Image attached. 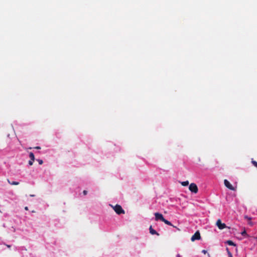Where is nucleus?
Instances as JSON below:
<instances>
[{"mask_svg":"<svg viewBox=\"0 0 257 257\" xmlns=\"http://www.w3.org/2000/svg\"><path fill=\"white\" fill-rule=\"evenodd\" d=\"M228 256H229L228 257H232V254L228 250Z\"/></svg>","mask_w":257,"mask_h":257,"instance_id":"nucleus-18","label":"nucleus"},{"mask_svg":"<svg viewBox=\"0 0 257 257\" xmlns=\"http://www.w3.org/2000/svg\"><path fill=\"white\" fill-rule=\"evenodd\" d=\"M25 209L26 210H28V209H28V207L27 206H26V207H25Z\"/></svg>","mask_w":257,"mask_h":257,"instance_id":"nucleus-23","label":"nucleus"},{"mask_svg":"<svg viewBox=\"0 0 257 257\" xmlns=\"http://www.w3.org/2000/svg\"><path fill=\"white\" fill-rule=\"evenodd\" d=\"M34 149H41V147H39V146H37V147H34Z\"/></svg>","mask_w":257,"mask_h":257,"instance_id":"nucleus-22","label":"nucleus"},{"mask_svg":"<svg viewBox=\"0 0 257 257\" xmlns=\"http://www.w3.org/2000/svg\"><path fill=\"white\" fill-rule=\"evenodd\" d=\"M244 218L248 220V221H250L251 219V218L250 217H248V216H245Z\"/></svg>","mask_w":257,"mask_h":257,"instance_id":"nucleus-15","label":"nucleus"},{"mask_svg":"<svg viewBox=\"0 0 257 257\" xmlns=\"http://www.w3.org/2000/svg\"><path fill=\"white\" fill-rule=\"evenodd\" d=\"M7 246L8 247H9V248H10V247H11V245H8V244H7Z\"/></svg>","mask_w":257,"mask_h":257,"instance_id":"nucleus-25","label":"nucleus"},{"mask_svg":"<svg viewBox=\"0 0 257 257\" xmlns=\"http://www.w3.org/2000/svg\"><path fill=\"white\" fill-rule=\"evenodd\" d=\"M208 256L209 257H210V254H208Z\"/></svg>","mask_w":257,"mask_h":257,"instance_id":"nucleus-27","label":"nucleus"},{"mask_svg":"<svg viewBox=\"0 0 257 257\" xmlns=\"http://www.w3.org/2000/svg\"><path fill=\"white\" fill-rule=\"evenodd\" d=\"M202 252L205 254L207 253V250H205V249H203L202 250Z\"/></svg>","mask_w":257,"mask_h":257,"instance_id":"nucleus-20","label":"nucleus"},{"mask_svg":"<svg viewBox=\"0 0 257 257\" xmlns=\"http://www.w3.org/2000/svg\"><path fill=\"white\" fill-rule=\"evenodd\" d=\"M32 212L34 213V212H35V211H34V210H33V211H32Z\"/></svg>","mask_w":257,"mask_h":257,"instance_id":"nucleus-26","label":"nucleus"},{"mask_svg":"<svg viewBox=\"0 0 257 257\" xmlns=\"http://www.w3.org/2000/svg\"><path fill=\"white\" fill-rule=\"evenodd\" d=\"M155 215V220L156 221H158L159 220L162 221L163 222V221L164 220L165 218L164 217H163V215L160 213H158V212H156L154 214Z\"/></svg>","mask_w":257,"mask_h":257,"instance_id":"nucleus-4","label":"nucleus"},{"mask_svg":"<svg viewBox=\"0 0 257 257\" xmlns=\"http://www.w3.org/2000/svg\"><path fill=\"white\" fill-rule=\"evenodd\" d=\"M83 193L84 195H86L87 194V191L86 190H84L83 191Z\"/></svg>","mask_w":257,"mask_h":257,"instance_id":"nucleus-19","label":"nucleus"},{"mask_svg":"<svg viewBox=\"0 0 257 257\" xmlns=\"http://www.w3.org/2000/svg\"><path fill=\"white\" fill-rule=\"evenodd\" d=\"M163 222L165 224H166L168 225L172 226L173 227H175V228H177L178 230H180V229L178 228H177L176 226L173 225L171 223V222H170L169 221L165 219L163 221Z\"/></svg>","mask_w":257,"mask_h":257,"instance_id":"nucleus-8","label":"nucleus"},{"mask_svg":"<svg viewBox=\"0 0 257 257\" xmlns=\"http://www.w3.org/2000/svg\"><path fill=\"white\" fill-rule=\"evenodd\" d=\"M216 225L219 229H223L226 227L225 223H222L220 219H218L216 222Z\"/></svg>","mask_w":257,"mask_h":257,"instance_id":"nucleus-5","label":"nucleus"},{"mask_svg":"<svg viewBox=\"0 0 257 257\" xmlns=\"http://www.w3.org/2000/svg\"><path fill=\"white\" fill-rule=\"evenodd\" d=\"M181 184L183 186H186L189 185V181H186L181 182Z\"/></svg>","mask_w":257,"mask_h":257,"instance_id":"nucleus-12","label":"nucleus"},{"mask_svg":"<svg viewBox=\"0 0 257 257\" xmlns=\"http://www.w3.org/2000/svg\"><path fill=\"white\" fill-rule=\"evenodd\" d=\"M226 243L229 245L236 246V244L231 240H228L226 241Z\"/></svg>","mask_w":257,"mask_h":257,"instance_id":"nucleus-11","label":"nucleus"},{"mask_svg":"<svg viewBox=\"0 0 257 257\" xmlns=\"http://www.w3.org/2000/svg\"><path fill=\"white\" fill-rule=\"evenodd\" d=\"M117 214H124V210L122 209L120 205L116 204L114 206H111Z\"/></svg>","mask_w":257,"mask_h":257,"instance_id":"nucleus-1","label":"nucleus"},{"mask_svg":"<svg viewBox=\"0 0 257 257\" xmlns=\"http://www.w3.org/2000/svg\"><path fill=\"white\" fill-rule=\"evenodd\" d=\"M177 256V257H181V255H180V254H177V256Z\"/></svg>","mask_w":257,"mask_h":257,"instance_id":"nucleus-24","label":"nucleus"},{"mask_svg":"<svg viewBox=\"0 0 257 257\" xmlns=\"http://www.w3.org/2000/svg\"><path fill=\"white\" fill-rule=\"evenodd\" d=\"M34 161H32V160H30L29 161V164L31 166L33 164V162H34Z\"/></svg>","mask_w":257,"mask_h":257,"instance_id":"nucleus-16","label":"nucleus"},{"mask_svg":"<svg viewBox=\"0 0 257 257\" xmlns=\"http://www.w3.org/2000/svg\"><path fill=\"white\" fill-rule=\"evenodd\" d=\"M224 183L225 186L228 189L231 190H235V188L232 186V185L229 183L228 181L226 179L224 180Z\"/></svg>","mask_w":257,"mask_h":257,"instance_id":"nucleus-6","label":"nucleus"},{"mask_svg":"<svg viewBox=\"0 0 257 257\" xmlns=\"http://www.w3.org/2000/svg\"><path fill=\"white\" fill-rule=\"evenodd\" d=\"M189 190L194 193H197L198 191V187L195 183H191L189 187Z\"/></svg>","mask_w":257,"mask_h":257,"instance_id":"nucleus-2","label":"nucleus"},{"mask_svg":"<svg viewBox=\"0 0 257 257\" xmlns=\"http://www.w3.org/2000/svg\"><path fill=\"white\" fill-rule=\"evenodd\" d=\"M201 238L200 233L199 231H197L191 237V240L192 241H194L196 240H199Z\"/></svg>","mask_w":257,"mask_h":257,"instance_id":"nucleus-3","label":"nucleus"},{"mask_svg":"<svg viewBox=\"0 0 257 257\" xmlns=\"http://www.w3.org/2000/svg\"><path fill=\"white\" fill-rule=\"evenodd\" d=\"M29 157H30V159L32 160V161L35 160V156H34V154H33V153L30 152L29 153Z\"/></svg>","mask_w":257,"mask_h":257,"instance_id":"nucleus-10","label":"nucleus"},{"mask_svg":"<svg viewBox=\"0 0 257 257\" xmlns=\"http://www.w3.org/2000/svg\"><path fill=\"white\" fill-rule=\"evenodd\" d=\"M150 233L152 234H156L157 235H159V233H158L155 229H154L152 226H150L149 227Z\"/></svg>","mask_w":257,"mask_h":257,"instance_id":"nucleus-7","label":"nucleus"},{"mask_svg":"<svg viewBox=\"0 0 257 257\" xmlns=\"http://www.w3.org/2000/svg\"><path fill=\"white\" fill-rule=\"evenodd\" d=\"M248 224H249L250 225H251V226L253 225L252 222L251 221H250H250H249V222H248Z\"/></svg>","mask_w":257,"mask_h":257,"instance_id":"nucleus-21","label":"nucleus"},{"mask_svg":"<svg viewBox=\"0 0 257 257\" xmlns=\"http://www.w3.org/2000/svg\"><path fill=\"white\" fill-rule=\"evenodd\" d=\"M8 181L9 184H10L11 185H18L19 184V182H18L13 181L11 182L10 181V180L9 179H8Z\"/></svg>","mask_w":257,"mask_h":257,"instance_id":"nucleus-9","label":"nucleus"},{"mask_svg":"<svg viewBox=\"0 0 257 257\" xmlns=\"http://www.w3.org/2000/svg\"><path fill=\"white\" fill-rule=\"evenodd\" d=\"M241 234L243 236L247 235V233L245 230H244L241 232Z\"/></svg>","mask_w":257,"mask_h":257,"instance_id":"nucleus-17","label":"nucleus"},{"mask_svg":"<svg viewBox=\"0 0 257 257\" xmlns=\"http://www.w3.org/2000/svg\"><path fill=\"white\" fill-rule=\"evenodd\" d=\"M37 161L38 162L39 164L40 165H42L43 163V161L42 160H40V159H38L37 160Z\"/></svg>","mask_w":257,"mask_h":257,"instance_id":"nucleus-14","label":"nucleus"},{"mask_svg":"<svg viewBox=\"0 0 257 257\" xmlns=\"http://www.w3.org/2000/svg\"><path fill=\"white\" fill-rule=\"evenodd\" d=\"M251 163L255 167L257 168V162L256 161L252 160Z\"/></svg>","mask_w":257,"mask_h":257,"instance_id":"nucleus-13","label":"nucleus"}]
</instances>
